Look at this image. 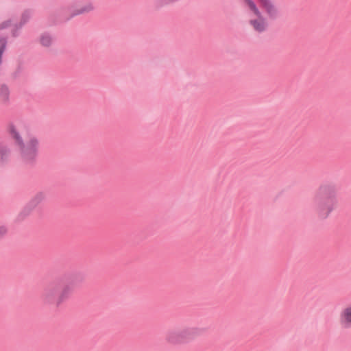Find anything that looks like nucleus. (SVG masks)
Masks as SVG:
<instances>
[{
  "label": "nucleus",
  "instance_id": "nucleus-1",
  "mask_svg": "<svg viewBox=\"0 0 351 351\" xmlns=\"http://www.w3.org/2000/svg\"><path fill=\"white\" fill-rule=\"evenodd\" d=\"M8 131L18 148L21 158L25 162H34L38 154V138L23 123H10Z\"/></svg>",
  "mask_w": 351,
  "mask_h": 351
},
{
  "label": "nucleus",
  "instance_id": "nucleus-2",
  "mask_svg": "<svg viewBox=\"0 0 351 351\" xmlns=\"http://www.w3.org/2000/svg\"><path fill=\"white\" fill-rule=\"evenodd\" d=\"M337 204V191L328 185L322 186L314 199L315 212L320 219L328 218Z\"/></svg>",
  "mask_w": 351,
  "mask_h": 351
},
{
  "label": "nucleus",
  "instance_id": "nucleus-3",
  "mask_svg": "<svg viewBox=\"0 0 351 351\" xmlns=\"http://www.w3.org/2000/svg\"><path fill=\"white\" fill-rule=\"evenodd\" d=\"M243 2L249 16V25L256 32H265L269 24L256 2L254 0H243Z\"/></svg>",
  "mask_w": 351,
  "mask_h": 351
},
{
  "label": "nucleus",
  "instance_id": "nucleus-4",
  "mask_svg": "<svg viewBox=\"0 0 351 351\" xmlns=\"http://www.w3.org/2000/svg\"><path fill=\"white\" fill-rule=\"evenodd\" d=\"M72 291L69 285H64L60 289L57 285H51L45 290L42 299L46 304L59 306L70 298Z\"/></svg>",
  "mask_w": 351,
  "mask_h": 351
},
{
  "label": "nucleus",
  "instance_id": "nucleus-5",
  "mask_svg": "<svg viewBox=\"0 0 351 351\" xmlns=\"http://www.w3.org/2000/svg\"><path fill=\"white\" fill-rule=\"evenodd\" d=\"M339 322L342 328H351V304L347 305L341 309Z\"/></svg>",
  "mask_w": 351,
  "mask_h": 351
},
{
  "label": "nucleus",
  "instance_id": "nucleus-6",
  "mask_svg": "<svg viewBox=\"0 0 351 351\" xmlns=\"http://www.w3.org/2000/svg\"><path fill=\"white\" fill-rule=\"evenodd\" d=\"M267 16L275 19L278 15V9L273 0H258Z\"/></svg>",
  "mask_w": 351,
  "mask_h": 351
},
{
  "label": "nucleus",
  "instance_id": "nucleus-7",
  "mask_svg": "<svg viewBox=\"0 0 351 351\" xmlns=\"http://www.w3.org/2000/svg\"><path fill=\"white\" fill-rule=\"evenodd\" d=\"M191 330L186 329L178 334L171 333L167 336V341L171 343H179L191 339Z\"/></svg>",
  "mask_w": 351,
  "mask_h": 351
},
{
  "label": "nucleus",
  "instance_id": "nucleus-8",
  "mask_svg": "<svg viewBox=\"0 0 351 351\" xmlns=\"http://www.w3.org/2000/svg\"><path fill=\"white\" fill-rule=\"evenodd\" d=\"M10 153V149L7 146L0 143V165L8 160Z\"/></svg>",
  "mask_w": 351,
  "mask_h": 351
},
{
  "label": "nucleus",
  "instance_id": "nucleus-9",
  "mask_svg": "<svg viewBox=\"0 0 351 351\" xmlns=\"http://www.w3.org/2000/svg\"><path fill=\"white\" fill-rule=\"evenodd\" d=\"M40 44L44 47H49L53 43L51 36L48 34H43L39 38Z\"/></svg>",
  "mask_w": 351,
  "mask_h": 351
},
{
  "label": "nucleus",
  "instance_id": "nucleus-10",
  "mask_svg": "<svg viewBox=\"0 0 351 351\" xmlns=\"http://www.w3.org/2000/svg\"><path fill=\"white\" fill-rule=\"evenodd\" d=\"M10 91L7 86H2L0 87V102L6 103L9 100Z\"/></svg>",
  "mask_w": 351,
  "mask_h": 351
},
{
  "label": "nucleus",
  "instance_id": "nucleus-11",
  "mask_svg": "<svg viewBox=\"0 0 351 351\" xmlns=\"http://www.w3.org/2000/svg\"><path fill=\"white\" fill-rule=\"evenodd\" d=\"M6 46V39L0 36V64L1 63L2 54Z\"/></svg>",
  "mask_w": 351,
  "mask_h": 351
},
{
  "label": "nucleus",
  "instance_id": "nucleus-12",
  "mask_svg": "<svg viewBox=\"0 0 351 351\" xmlns=\"http://www.w3.org/2000/svg\"><path fill=\"white\" fill-rule=\"evenodd\" d=\"M8 232V228L5 226H0V237H3Z\"/></svg>",
  "mask_w": 351,
  "mask_h": 351
},
{
  "label": "nucleus",
  "instance_id": "nucleus-13",
  "mask_svg": "<svg viewBox=\"0 0 351 351\" xmlns=\"http://www.w3.org/2000/svg\"><path fill=\"white\" fill-rule=\"evenodd\" d=\"M8 25V22H4L1 25H0V28L2 29V28H4L5 27H7Z\"/></svg>",
  "mask_w": 351,
  "mask_h": 351
},
{
  "label": "nucleus",
  "instance_id": "nucleus-14",
  "mask_svg": "<svg viewBox=\"0 0 351 351\" xmlns=\"http://www.w3.org/2000/svg\"><path fill=\"white\" fill-rule=\"evenodd\" d=\"M43 197H44V195L43 194H41V193H40V194L36 195V198H38L40 199H43Z\"/></svg>",
  "mask_w": 351,
  "mask_h": 351
}]
</instances>
